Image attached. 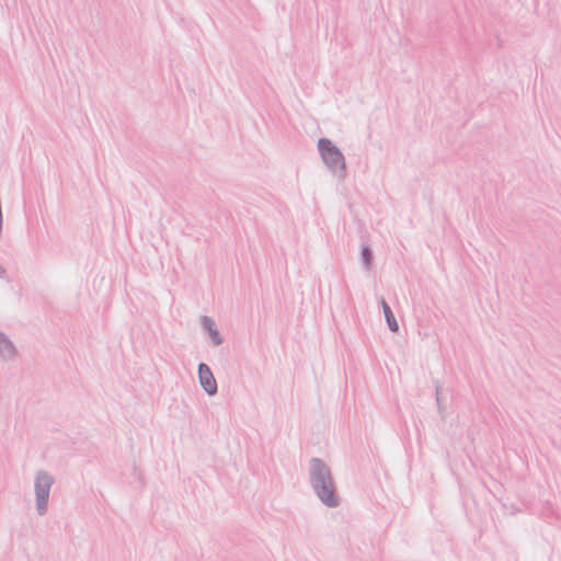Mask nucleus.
I'll use <instances>...</instances> for the list:
<instances>
[{"label":"nucleus","instance_id":"nucleus-6","mask_svg":"<svg viewBox=\"0 0 561 561\" xmlns=\"http://www.w3.org/2000/svg\"><path fill=\"white\" fill-rule=\"evenodd\" d=\"M201 324H202V328L208 332L209 337L211 339V342L214 343V345L218 346V345L222 344L224 340L216 327L215 321L210 317L203 316L201 318Z\"/></svg>","mask_w":561,"mask_h":561},{"label":"nucleus","instance_id":"nucleus-9","mask_svg":"<svg viewBox=\"0 0 561 561\" xmlns=\"http://www.w3.org/2000/svg\"><path fill=\"white\" fill-rule=\"evenodd\" d=\"M436 403H437V408H438V411L439 413H443L444 411V405H443V400H442V397H440V386L439 385H436Z\"/></svg>","mask_w":561,"mask_h":561},{"label":"nucleus","instance_id":"nucleus-5","mask_svg":"<svg viewBox=\"0 0 561 561\" xmlns=\"http://www.w3.org/2000/svg\"><path fill=\"white\" fill-rule=\"evenodd\" d=\"M19 351L12 340L2 331H0V359L11 362L18 358Z\"/></svg>","mask_w":561,"mask_h":561},{"label":"nucleus","instance_id":"nucleus-1","mask_svg":"<svg viewBox=\"0 0 561 561\" xmlns=\"http://www.w3.org/2000/svg\"><path fill=\"white\" fill-rule=\"evenodd\" d=\"M309 482L323 505L330 508L340 505V496L331 468L321 458L312 457L310 459Z\"/></svg>","mask_w":561,"mask_h":561},{"label":"nucleus","instance_id":"nucleus-10","mask_svg":"<svg viewBox=\"0 0 561 561\" xmlns=\"http://www.w3.org/2000/svg\"><path fill=\"white\" fill-rule=\"evenodd\" d=\"M4 273H5V268L2 265H0V275H2Z\"/></svg>","mask_w":561,"mask_h":561},{"label":"nucleus","instance_id":"nucleus-7","mask_svg":"<svg viewBox=\"0 0 561 561\" xmlns=\"http://www.w3.org/2000/svg\"><path fill=\"white\" fill-rule=\"evenodd\" d=\"M380 304H381L382 311H383L389 330L394 333L398 332L399 325H398V322L396 320V317H394L390 306L386 302V300L383 298H380Z\"/></svg>","mask_w":561,"mask_h":561},{"label":"nucleus","instance_id":"nucleus-3","mask_svg":"<svg viewBox=\"0 0 561 561\" xmlns=\"http://www.w3.org/2000/svg\"><path fill=\"white\" fill-rule=\"evenodd\" d=\"M55 478L46 470H38L35 473L34 493L36 511L39 516H44L48 510L49 493Z\"/></svg>","mask_w":561,"mask_h":561},{"label":"nucleus","instance_id":"nucleus-2","mask_svg":"<svg viewBox=\"0 0 561 561\" xmlns=\"http://www.w3.org/2000/svg\"><path fill=\"white\" fill-rule=\"evenodd\" d=\"M318 150L324 164L340 179H345L346 163L341 150L328 138L318 140Z\"/></svg>","mask_w":561,"mask_h":561},{"label":"nucleus","instance_id":"nucleus-4","mask_svg":"<svg viewBox=\"0 0 561 561\" xmlns=\"http://www.w3.org/2000/svg\"><path fill=\"white\" fill-rule=\"evenodd\" d=\"M197 373L199 383L205 392L209 396L216 394L218 391V386L209 366L205 363H199Z\"/></svg>","mask_w":561,"mask_h":561},{"label":"nucleus","instance_id":"nucleus-8","mask_svg":"<svg viewBox=\"0 0 561 561\" xmlns=\"http://www.w3.org/2000/svg\"><path fill=\"white\" fill-rule=\"evenodd\" d=\"M362 262L365 270H370L373 263V251L368 244L362 247Z\"/></svg>","mask_w":561,"mask_h":561}]
</instances>
